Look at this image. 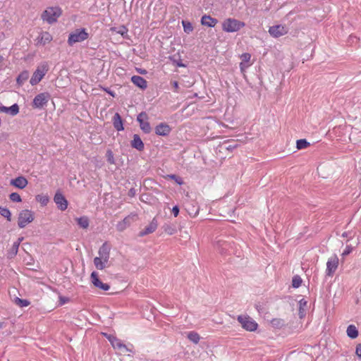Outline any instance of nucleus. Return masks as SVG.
<instances>
[{
	"instance_id": "1",
	"label": "nucleus",
	"mask_w": 361,
	"mask_h": 361,
	"mask_svg": "<svg viewBox=\"0 0 361 361\" xmlns=\"http://www.w3.org/2000/svg\"><path fill=\"white\" fill-rule=\"evenodd\" d=\"M245 26V23L235 18H227L222 23V29L227 32H235Z\"/></svg>"
},
{
	"instance_id": "2",
	"label": "nucleus",
	"mask_w": 361,
	"mask_h": 361,
	"mask_svg": "<svg viewBox=\"0 0 361 361\" xmlns=\"http://www.w3.org/2000/svg\"><path fill=\"white\" fill-rule=\"evenodd\" d=\"M89 37L88 33L85 28L76 29L69 34L68 44L72 46L75 43L81 42L87 39Z\"/></svg>"
},
{
	"instance_id": "3",
	"label": "nucleus",
	"mask_w": 361,
	"mask_h": 361,
	"mask_svg": "<svg viewBox=\"0 0 361 361\" xmlns=\"http://www.w3.org/2000/svg\"><path fill=\"white\" fill-rule=\"evenodd\" d=\"M48 71L49 66L47 63H42L39 66H37V69L33 73L30 80V84L32 85L38 84L46 75Z\"/></svg>"
},
{
	"instance_id": "4",
	"label": "nucleus",
	"mask_w": 361,
	"mask_h": 361,
	"mask_svg": "<svg viewBox=\"0 0 361 361\" xmlns=\"http://www.w3.org/2000/svg\"><path fill=\"white\" fill-rule=\"evenodd\" d=\"M61 14V11L60 8L49 7L43 12L42 18L44 21H47L48 23L51 24L56 21Z\"/></svg>"
},
{
	"instance_id": "5",
	"label": "nucleus",
	"mask_w": 361,
	"mask_h": 361,
	"mask_svg": "<svg viewBox=\"0 0 361 361\" xmlns=\"http://www.w3.org/2000/svg\"><path fill=\"white\" fill-rule=\"evenodd\" d=\"M237 320L246 331H255L258 327L257 323L248 315H239Z\"/></svg>"
},
{
	"instance_id": "6",
	"label": "nucleus",
	"mask_w": 361,
	"mask_h": 361,
	"mask_svg": "<svg viewBox=\"0 0 361 361\" xmlns=\"http://www.w3.org/2000/svg\"><path fill=\"white\" fill-rule=\"evenodd\" d=\"M34 220L33 213L28 209L22 210L18 216V225L20 228H25Z\"/></svg>"
},
{
	"instance_id": "7",
	"label": "nucleus",
	"mask_w": 361,
	"mask_h": 361,
	"mask_svg": "<svg viewBox=\"0 0 361 361\" xmlns=\"http://www.w3.org/2000/svg\"><path fill=\"white\" fill-rule=\"evenodd\" d=\"M50 99V94L48 92H42L37 94L32 101V107L35 109H42L47 105Z\"/></svg>"
},
{
	"instance_id": "8",
	"label": "nucleus",
	"mask_w": 361,
	"mask_h": 361,
	"mask_svg": "<svg viewBox=\"0 0 361 361\" xmlns=\"http://www.w3.org/2000/svg\"><path fill=\"white\" fill-rule=\"evenodd\" d=\"M339 259L337 255H334L330 257L326 262V275L331 277L338 269Z\"/></svg>"
},
{
	"instance_id": "9",
	"label": "nucleus",
	"mask_w": 361,
	"mask_h": 361,
	"mask_svg": "<svg viewBox=\"0 0 361 361\" xmlns=\"http://www.w3.org/2000/svg\"><path fill=\"white\" fill-rule=\"evenodd\" d=\"M288 32V28L283 25H276L269 27V33L273 37L278 38L285 35Z\"/></svg>"
},
{
	"instance_id": "10",
	"label": "nucleus",
	"mask_w": 361,
	"mask_h": 361,
	"mask_svg": "<svg viewBox=\"0 0 361 361\" xmlns=\"http://www.w3.org/2000/svg\"><path fill=\"white\" fill-rule=\"evenodd\" d=\"M147 115L145 112H141L137 117V121L140 123V128L145 133H149L151 132V126L149 123L147 121Z\"/></svg>"
},
{
	"instance_id": "11",
	"label": "nucleus",
	"mask_w": 361,
	"mask_h": 361,
	"mask_svg": "<svg viewBox=\"0 0 361 361\" xmlns=\"http://www.w3.org/2000/svg\"><path fill=\"white\" fill-rule=\"evenodd\" d=\"M136 219V214H131L125 217L123 221L118 222L116 225V228L118 231H123L126 229L133 221Z\"/></svg>"
},
{
	"instance_id": "12",
	"label": "nucleus",
	"mask_w": 361,
	"mask_h": 361,
	"mask_svg": "<svg viewBox=\"0 0 361 361\" xmlns=\"http://www.w3.org/2000/svg\"><path fill=\"white\" fill-rule=\"evenodd\" d=\"M91 281L93 285L99 289L103 290H108L110 288V286L107 283H102L99 279L98 274L96 271H93L90 276Z\"/></svg>"
},
{
	"instance_id": "13",
	"label": "nucleus",
	"mask_w": 361,
	"mask_h": 361,
	"mask_svg": "<svg viewBox=\"0 0 361 361\" xmlns=\"http://www.w3.org/2000/svg\"><path fill=\"white\" fill-rule=\"evenodd\" d=\"M54 202L58 208L61 211H64L68 207V201L61 192H56L54 197Z\"/></svg>"
},
{
	"instance_id": "14",
	"label": "nucleus",
	"mask_w": 361,
	"mask_h": 361,
	"mask_svg": "<svg viewBox=\"0 0 361 361\" xmlns=\"http://www.w3.org/2000/svg\"><path fill=\"white\" fill-rule=\"evenodd\" d=\"M0 112L14 116L19 113V106L17 104H14L9 107L1 105L0 106Z\"/></svg>"
},
{
	"instance_id": "15",
	"label": "nucleus",
	"mask_w": 361,
	"mask_h": 361,
	"mask_svg": "<svg viewBox=\"0 0 361 361\" xmlns=\"http://www.w3.org/2000/svg\"><path fill=\"white\" fill-rule=\"evenodd\" d=\"M171 128L168 124L161 123L157 126L155 128V133L158 135L166 136L171 133Z\"/></svg>"
},
{
	"instance_id": "16",
	"label": "nucleus",
	"mask_w": 361,
	"mask_h": 361,
	"mask_svg": "<svg viewBox=\"0 0 361 361\" xmlns=\"http://www.w3.org/2000/svg\"><path fill=\"white\" fill-rule=\"evenodd\" d=\"M98 254L99 257L103 259L104 261H109L110 256V248L106 243H103V245L99 247Z\"/></svg>"
},
{
	"instance_id": "17",
	"label": "nucleus",
	"mask_w": 361,
	"mask_h": 361,
	"mask_svg": "<svg viewBox=\"0 0 361 361\" xmlns=\"http://www.w3.org/2000/svg\"><path fill=\"white\" fill-rule=\"evenodd\" d=\"M158 226L157 221L154 218L146 228L140 231V236H144L155 231Z\"/></svg>"
},
{
	"instance_id": "18",
	"label": "nucleus",
	"mask_w": 361,
	"mask_h": 361,
	"mask_svg": "<svg viewBox=\"0 0 361 361\" xmlns=\"http://www.w3.org/2000/svg\"><path fill=\"white\" fill-rule=\"evenodd\" d=\"M37 44L45 45L49 43L52 40V36L48 32H42L39 34V37L37 39Z\"/></svg>"
},
{
	"instance_id": "19",
	"label": "nucleus",
	"mask_w": 361,
	"mask_h": 361,
	"mask_svg": "<svg viewBox=\"0 0 361 361\" xmlns=\"http://www.w3.org/2000/svg\"><path fill=\"white\" fill-rule=\"evenodd\" d=\"M131 81L135 85L137 86L142 90H145L147 87V80L141 76L133 75L131 78Z\"/></svg>"
},
{
	"instance_id": "20",
	"label": "nucleus",
	"mask_w": 361,
	"mask_h": 361,
	"mask_svg": "<svg viewBox=\"0 0 361 361\" xmlns=\"http://www.w3.org/2000/svg\"><path fill=\"white\" fill-rule=\"evenodd\" d=\"M27 179L23 176H18L15 179H12L11 180V184L12 185H14L15 187L23 189L25 188L27 185Z\"/></svg>"
},
{
	"instance_id": "21",
	"label": "nucleus",
	"mask_w": 361,
	"mask_h": 361,
	"mask_svg": "<svg viewBox=\"0 0 361 361\" xmlns=\"http://www.w3.org/2000/svg\"><path fill=\"white\" fill-rule=\"evenodd\" d=\"M217 19L214 18L210 16L204 15L201 18L202 25L209 27H214L217 24Z\"/></svg>"
},
{
	"instance_id": "22",
	"label": "nucleus",
	"mask_w": 361,
	"mask_h": 361,
	"mask_svg": "<svg viewBox=\"0 0 361 361\" xmlns=\"http://www.w3.org/2000/svg\"><path fill=\"white\" fill-rule=\"evenodd\" d=\"M131 146L138 151H142L144 149V143L138 135L135 134L133 135V139L131 141Z\"/></svg>"
},
{
	"instance_id": "23",
	"label": "nucleus",
	"mask_w": 361,
	"mask_h": 361,
	"mask_svg": "<svg viewBox=\"0 0 361 361\" xmlns=\"http://www.w3.org/2000/svg\"><path fill=\"white\" fill-rule=\"evenodd\" d=\"M114 127L118 130H123L122 118L118 113H116L112 119Z\"/></svg>"
},
{
	"instance_id": "24",
	"label": "nucleus",
	"mask_w": 361,
	"mask_h": 361,
	"mask_svg": "<svg viewBox=\"0 0 361 361\" xmlns=\"http://www.w3.org/2000/svg\"><path fill=\"white\" fill-rule=\"evenodd\" d=\"M298 306H299L298 315L300 319H302L305 316V314H306L305 307L307 306V301L305 300L304 299H301L298 302Z\"/></svg>"
},
{
	"instance_id": "25",
	"label": "nucleus",
	"mask_w": 361,
	"mask_h": 361,
	"mask_svg": "<svg viewBox=\"0 0 361 361\" xmlns=\"http://www.w3.org/2000/svg\"><path fill=\"white\" fill-rule=\"evenodd\" d=\"M347 335L350 338H355L358 336V331L355 325H349L346 331Z\"/></svg>"
},
{
	"instance_id": "26",
	"label": "nucleus",
	"mask_w": 361,
	"mask_h": 361,
	"mask_svg": "<svg viewBox=\"0 0 361 361\" xmlns=\"http://www.w3.org/2000/svg\"><path fill=\"white\" fill-rule=\"evenodd\" d=\"M108 261H104L103 259L96 257L94 259V264L97 269L102 270L106 267Z\"/></svg>"
},
{
	"instance_id": "27",
	"label": "nucleus",
	"mask_w": 361,
	"mask_h": 361,
	"mask_svg": "<svg viewBox=\"0 0 361 361\" xmlns=\"http://www.w3.org/2000/svg\"><path fill=\"white\" fill-rule=\"evenodd\" d=\"M78 225L82 228H87L89 226V219L87 216H81L76 219Z\"/></svg>"
},
{
	"instance_id": "28",
	"label": "nucleus",
	"mask_w": 361,
	"mask_h": 361,
	"mask_svg": "<svg viewBox=\"0 0 361 361\" xmlns=\"http://www.w3.org/2000/svg\"><path fill=\"white\" fill-rule=\"evenodd\" d=\"M30 73L27 71L21 72L17 78V83L20 85H23L29 78Z\"/></svg>"
},
{
	"instance_id": "29",
	"label": "nucleus",
	"mask_w": 361,
	"mask_h": 361,
	"mask_svg": "<svg viewBox=\"0 0 361 361\" xmlns=\"http://www.w3.org/2000/svg\"><path fill=\"white\" fill-rule=\"evenodd\" d=\"M188 338L190 341L195 344L198 343L200 340V335L195 331L189 332L188 334Z\"/></svg>"
},
{
	"instance_id": "30",
	"label": "nucleus",
	"mask_w": 361,
	"mask_h": 361,
	"mask_svg": "<svg viewBox=\"0 0 361 361\" xmlns=\"http://www.w3.org/2000/svg\"><path fill=\"white\" fill-rule=\"evenodd\" d=\"M310 143L305 139L298 140L296 142V147L298 149H302L307 148Z\"/></svg>"
},
{
	"instance_id": "31",
	"label": "nucleus",
	"mask_w": 361,
	"mask_h": 361,
	"mask_svg": "<svg viewBox=\"0 0 361 361\" xmlns=\"http://www.w3.org/2000/svg\"><path fill=\"white\" fill-rule=\"evenodd\" d=\"M0 214L6 218L8 221H11V214L8 209L0 206Z\"/></svg>"
},
{
	"instance_id": "32",
	"label": "nucleus",
	"mask_w": 361,
	"mask_h": 361,
	"mask_svg": "<svg viewBox=\"0 0 361 361\" xmlns=\"http://www.w3.org/2000/svg\"><path fill=\"white\" fill-rule=\"evenodd\" d=\"M19 248V242H14L13 246L8 253L9 257L16 256L18 253Z\"/></svg>"
},
{
	"instance_id": "33",
	"label": "nucleus",
	"mask_w": 361,
	"mask_h": 361,
	"mask_svg": "<svg viewBox=\"0 0 361 361\" xmlns=\"http://www.w3.org/2000/svg\"><path fill=\"white\" fill-rule=\"evenodd\" d=\"M302 279L300 276L296 275L293 277L292 279V286L293 288H298L301 286Z\"/></svg>"
},
{
	"instance_id": "34",
	"label": "nucleus",
	"mask_w": 361,
	"mask_h": 361,
	"mask_svg": "<svg viewBox=\"0 0 361 361\" xmlns=\"http://www.w3.org/2000/svg\"><path fill=\"white\" fill-rule=\"evenodd\" d=\"M131 347H132L131 345H130V346H129V345H126L123 343V345L121 347V348L118 350L119 353L126 354L127 353H133V348Z\"/></svg>"
},
{
	"instance_id": "35",
	"label": "nucleus",
	"mask_w": 361,
	"mask_h": 361,
	"mask_svg": "<svg viewBox=\"0 0 361 361\" xmlns=\"http://www.w3.org/2000/svg\"><path fill=\"white\" fill-rule=\"evenodd\" d=\"M182 24H183L184 31L186 33H190V32H192L193 30V27L190 22L183 21Z\"/></svg>"
},
{
	"instance_id": "36",
	"label": "nucleus",
	"mask_w": 361,
	"mask_h": 361,
	"mask_svg": "<svg viewBox=\"0 0 361 361\" xmlns=\"http://www.w3.org/2000/svg\"><path fill=\"white\" fill-rule=\"evenodd\" d=\"M123 344V342L117 338L116 339H114L113 341H111V345L114 349L117 350H119Z\"/></svg>"
},
{
	"instance_id": "37",
	"label": "nucleus",
	"mask_w": 361,
	"mask_h": 361,
	"mask_svg": "<svg viewBox=\"0 0 361 361\" xmlns=\"http://www.w3.org/2000/svg\"><path fill=\"white\" fill-rule=\"evenodd\" d=\"M116 29V32L121 35L123 37L126 38L128 35V29L125 26H121Z\"/></svg>"
},
{
	"instance_id": "38",
	"label": "nucleus",
	"mask_w": 361,
	"mask_h": 361,
	"mask_svg": "<svg viewBox=\"0 0 361 361\" xmlns=\"http://www.w3.org/2000/svg\"><path fill=\"white\" fill-rule=\"evenodd\" d=\"M9 198L13 202H20L22 201L20 195L17 192H12L9 195Z\"/></svg>"
},
{
	"instance_id": "39",
	"label": "nucleus",
	"mask_w": 361,
	"mask_h": 361,
	"mask_svg": "<svg viewBox=\"0 0 361 361\" xmlns=\"http://www.w3.org/2000/svg\"><path fill=\"white\" fill-rule=\"evenodd\" d=\"M168 178L173 180L179 185H181L183 184V181L182 180V178L179 176H177L176 175H174V174L168 175Z\"/></svg>"
},
{
	"instance_id": "40",
	"label": "nucleus",
	"mask_w": 361,
	"mask_h": 361,
	"mask_svg": "<svg viewBox=\"0 0 361 361\" xmlns=\"http://www.w3.org/2000/svg\"><path fill=\"white\" fill-rule=\"evenodd\" d=\"M106 157H107V161H108V162L109 164H115V159H114V154H113L111 150H110V149L107 150V152H106Z\"/></svg>"
},
{
	"instance_id": "41",
	"label": "nucleus",
	"mask_w": 361,
	"mask_h": 361,
	"mask_svg": "<svg viewBox=\"0 0 361 361\" xmlns=\"http://www.w3.org/2000/svg\"><path fill=\"white\" fill-rule=\"evenodd\" d=\"M16 303L20 307H27L30 305V302L27 300L17 298Z\"/></svg>"
},
{
	"instance_id": "42",
	"label": "nucleus",
	"mask_w": 361,
	"mask_h": 361,
	"mask_svg": "<svg viewBox=\"0 0 361 361\" xmlns=\"http://www.w3.org/2000/svg\"><path fill=\"white\" fill-rule=\"evenodd\" d=\"M36 199L44 205H46L49 201V199L47 196L37 195Z\"/></svg>"
},
{
	"instance_id": "43",
	"label": "nucleus",
	"mask_w": 361,
	"mask_h": 361,
	"mask_svg": "<svg viewBox=\"0 0 361 361\" xmlns=\"http://www.w3.org/2000/svg\"><path fill=\"white\" fill-rule=\"evenodd\" d=\"M69 301V298L64 296H59V305L62 306Z\"/></svg>"
},
{
	"instance_id": "44",
	"label": "nucleus",
	"mask_w": 361,
	"mask_h": 361,
	"mask_svg": "<svg viewBox=\"0 0 361 361\" xmlns=\"http://www.w3.org/2000/svg\"><path fill=\"white\" fill-rule=\"evenodd\" d=\"M352 251H353V247H351V245H347L345 247V250H343L342 255L343 256L348 255Z\"/></svg>"
},
{
	"instance_id": "45",
	"label": "nucleus",
	"mask_w": 361,
	"mask_h": 361,
	"mask_svg": "<svg viewBox=\"0 0 361 361\" xmlns=\"http://www.w3.org/2000/svg\"><path fill=\"white\" fill-rule=\"evenodd\" d=\"M242 60L244 62H247L250 60L251 56L250 54L245 53L241 56Z\"/></svg>"
},
{
	"instance_id": "46",
	"label": "nucleus",
	"mask_w": 361,
	"mask_h": 361,
	"mask_svg": "<svg viewBox=\"0 0 361 361\" xmlns=\"http://www.w3.org/2000/svg\"><path fill=\"white\" fill-rule=\"evenodd\" d=\"M104 336L109 340V341L111 343V341H113L114 339H116V337L113 336V335H111V334H104Z\"/></svg>"
},
{
	"instance_id": "47",
	"label": "nucleus",
	"mask_w": 361,
	"mask_h": 361,
	"mask_svg": "<svg viewBox=\"0 0 361 361\" xmlns=\"http://www.w3.org/2000/svg\"><path fill=\"white\" fill-rule=\"evenodd\" d=\"M172 212L175 216H177L179 214V208L178 206H174L172 209Z\"/></svg>"
},
{
	"instance_id": "48",
	"label": "nucleus",
	"mask_w": 361,
	"mask_h": 361,
	"mask_svg": "<svg viewBox=\"0 0 361 361\" xmlns=\"http://www.w3.org/2000/svg\"><path fill=\"white\" fill-rule=\"evenodd\" d=\"M358 357H361V343L358 344L356 346V351H355Z\"/></svg>"
},
{
	"instance_id": "49",
	"label": "nucleus",
	"mask_w": 361,
	"mask_h": 361,
	"mask_svg": "<svg viewBox=\"0 0 361 361\" xmlns=\"http://www.w3.org/2000/svg\"><path fill=\"white\" fill-rule=\"evenodd\" d=\"M173 87L175 88V91L178 92V82L177 81H173L172 82Z\"/></svg>"
},
{
	"instance_id": "50",
	"label": "nucleus",
	"mask_w": 361,
	"mask_h": 361,
	"mask_svg": "<svg viewBox=\"0 0 361 361\" xmlns=\"http://www.w3.org/2000/svg\"><path fill=\"white\" fill-rule=\"evenodd\" d=\"M272 323L274 325H280L281 324V321L279 319H274L272 321Z\"/></svg>"
},
{
	"instance_id": "51",
	"label": "nucleus",
	"mask_w": 361,
	"mask_h": 361,
	"mask_svg": "<svg viewBox=\"0 0 361 361\" xmlns=\"http://www.w3.org/2000/svg\"><path fill=\"white\" fill-rule=\"evenodd\" d=\"M105 91H106L108 94H109L110 95H111L112 97H114V96H115V94H114V92H112V91L109 90H107V89H105Z\"/></svg>"
},
{
	"instance_id": "52",
	"label": "nucleus",
	"mask_w": 361,
	"mask_h": 361,
	"mask_svg": "<svg viewBox=\"0 0 361 361\" xmlns=\"http://www.w3.org/2000/svg\"><path fill=\"white\" fill-rule=\"evenodd\" d=\"M235 147H236V145L233 146V145H228L226 148H227V149H228V150H231V149H234V148H235Z\"/></svg>"
},
{
	"instance_id": "53",
	"label": "nucleus",
	"mask_w": 361,
	"mask_h": 361,
	"mask_svg": "<svg viewBox=\"0 0 361 361\" xmlns=\"http://www.w3.org/2000/svg\"><path fill=\"white\" fill-rule=\"evenodd\" d=\"M4 60V57L0 56V66L2 65Z\"/></svg>"
},
{
	"instance_id": "54",
	"label": "nucleus",
	"mask_w": 361,
	"mask_h": 361,
	"mask_svg": "<svg viewBox=\"0 0 361 361\" xmlns=\"http://www.w3.org/2000/svg\"><path fill=\"white\" fill-rule=\"evenodd\" d=\"M350 39H351L353 42H354V41L357 40V37H356L350 36Z\"/></svg>"
},
{
	"instance_id": "55",
	"label": "nucleus",
	"mask_w": 361,
	"mask_h": 361,
	"mask_svg": "<svg viewBox=\"0 0 361 361\" xmlns=\"http://www.w3.org/2000/svg\"><path fill=\"white\" fill-rule=\"evenodd\" d=\"M23 240V238H19L17 240V241H16V242H19V245H20Z\"/></svg>"
},
{
	"instance_id": "56",
	"label": "nucleus",
	"mask_w": 361,
	"mask_h": 361,
	"mask_svg": "<svg viewBox=\"0 0 361 361\" xmlns=\"http://www.w3.org/2000/svg\"><path fill=\"white\" fill-rule=\"evenodd\" d=\"M139 73H140L142 74H145V73H146V71L145 70H141V71H139Z\"/></svg>"
},
{
	"instance_id": "57",
	"label": "nucleus",
	"mask_w": 361,
	"mask_h": 361,
	"mask_svg": "<svg viewBox=\"0 0 361 361\" xmlns=\"http://www.w3.org/2000/svg\"><path fill=\"white\" fill-rule=\"evenodd\" d=\"M134 193H135V192H134L133 189H131V190H130V194L131 195H134Z\"/></svg>"
},
{
	"instance_id": "58",
	"label": "nucleus",
	"mask_w": 361,
	"mask_h": 361,
	"mask_svg": "<svg viewBox=\"0 0 361 361\" xmlns=\"http://www.w3.org/2000/svg\"><path fill=\"white\" fill-rule=\"evenodd\" d=\"M342 236H343V237H347V236H348L347 233H345H345H343L342 234Z\"/></svg>"
},
{
	"instance_id": "59",
	"label": "nucleus",
	"mask_w": 361,
	"mask_h": 361,
	"mask_svg": "<svg viewBox=\"0 0 361 361\" xmlns=\"http://www.w3.org/2000/svg\"><path fill=\"white\" fill-rule=\"evenodd\" d=\"M4 326V323L0 322V329H2Z\"/></svg>"
},
{
	"instance_id": "60",
	"label": "nucleus",
	"mask_w": 361,
	"mask_h": 361,
	"mask_svg": "<svg viewBox=\"0 0 361 361\" xmlns=\"http://www.w3.org/2000/svg\"><path fill=\"white\" fill-rule=\"evenodd\" d=\"M242 66H243V63H240V67H241V68H243V67H242Z\"/></svg>"
}]
</instances>
